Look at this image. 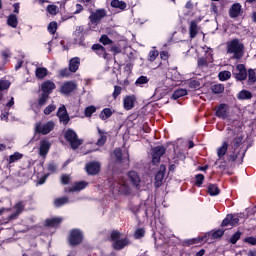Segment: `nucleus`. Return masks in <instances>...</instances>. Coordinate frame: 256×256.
<instances>
[{"instance_id":"obj_1","label":"nucleus","mask_w":256,"mask_h":256,"mask_svg":"<svg viewBox=\"0 0 256 256\" xmlns=\"http://www.w3.org/2000/svg\"><path fill=\"white\" fill-rule=\"evenodd\" d=\"M56 88L55 82L51 80H46L41 84L40 91H42V93L38 96L37 103L34 104L36 109H41V107L47 105L49 95H51Z\"/></svg>"},{"instance_id":"obj_2","label":"nucleus","mask_w":256,"mask_h":256,"mask_svg":"<svg viewBox=\"0 0 256 256\" xmlns=\"http://www.w3.org/2000/svg\"><path fill=\"white\" fill-rule=\"evenodd\" d=\"M226 51L228 55H234V59H243L245 44L241 43L239 38H234L226 43Z\"/></svg>"},{"instance_id":"obj_3","label":"nucleus","mask_w":256,"mask_h":256,"mask_svg":"<svg viewBox=\"0 0 256 256\" xmlns=\"http://www.w3.org/2000/svg\"><path fill=\"white\" fill-rule=\"evenodd\" d=\"M121 232L119 230H112L110 233L111 247L114 251H123L125 247L131 245V240L129 237L121 238Z\"/></svg>"},{"instance_id":"obj_4","label":"nucleus","mask_w":256,"mask_h":256,"mask_svg":"<svg viewBox=\"0 0 256 256\" xmlns=\"http://www.w3.org/2000/svg\"><path fill=\"white\" fill-rule=\"evenodd\" d=\"M64 139L70 144L71 149H79L83 145V141L79 139V135L75 130L68 128L64 133Z\"/></svg>"},{"instance_id":"obj_5","label":"nucleus","mask_w":256,"mask_h":256,"mask_svg":"<svg viewBox=\"0 0 256 256\" xmlns=\"http://www.w3.org/2000/svg\"><path fill=\"white\" fill-rule=\"evenodd\" d=\"M84 241L83 232L79 229H72L68 237V243L70 247H77Z\"/></svg>"},{"instance_id":"obj_6","label":"nucleus","mask_w":256,"mask_h":256,"mask_svg":"<svg viewBox=\"0 0 256 256\" xmlns=\"http://www.w3.org/2000/svg\"><path fill=\"white\" fill-rule=\"evenodd\" d=\"M55 129V122L48 121L46 124H42L38 122L35 127V133H39L40 135H49L51 131Z\"/></svg>"},{"instance_id":"obj_7","label":"nucleus","mask_w":256,"mask_h":256,"mask_svg":"<svg viewBox=\"0 0 256 256\" xmlns=\"http://www.w3.org/2000/svg\"><path fill=\"white\" fill-rule=\"evenodd\" d=\"M167 153L165 146H156L152 149V164L159 165L161 163V157Z\"/></svg>"},{"instance_id":"obj_8","label":"nucleus","mask_w":256,"mask_h":256,"mask_svg":"<svg viewBox=\"0 0 256 256\" xmlns=\"http://www.w3.org/2000/svg\"><path fill=\"white\" fill-rule=\"evenodd\" d=\"M104 17H107V11L104 8L97 9L95 12L90 14L89 21L91 25H99Z\"/></svg>"},{"instance_id":"obj_9","label":"nucleus","mask_w":256,"mask_h":256,"mask_svg":"<svg viewBox=\"0 0 256 256\" xmlns=\"http://www.w3.org/2000/svg\"><path fill=\"white\" fill-rule=\"evenodd\" d=\"M247 66L245 64L236 65V72H232V75L236 81H247Z\"/></svg>"},{"instance_id":"obj_10","label":"nucleus","mask_w":256,"mask_h":256,"mask_svg":"<svg viewBox=\"0 0 256 256\" xmlns=\"http://www.w3.org/2000/svg\"><path fill=\"white\" fill-rule=\"evenodd\" d=\"M236 227L239 225V216L236 214H227L226 217L222 220L220 227Z\"/></svg>"},{"instance_id":"obj_11","label":"nucleus","mask_w":256,"mask_h":256,"mask_svg":"<svg viewBox=\"0 0 256 256\" xmlns=\"http://www.w3.org/2000/svg\"><path fill=\"white\" fill-rule=\"evenodd\" d=\"M229 17L230 19H237V17H241L243 15V6L241 3H234L229 11Z\"/></svg>"},{"instance_id":"obj_12","label":"nucleus","mask_w":256,"mask_h":256,"mask_svg":"<svg viewBox=\"0 0 256 256\" xmlns=\"http://www.w3.org/2000/svg\"><path fill=\"white\" fill-rule=\"evenodd\" d=\"M91 51H93L95 55L101 57L102 59H109V53H107V49L99 43L93 44L91 46Z\"/></svg>"},{"instance_id":"obj_13","label":"nucleus","mask_w":256,"mask_h":256,"mask_svg":"<svg viewBox=\"0 0 256 256\" xmlns=\"http://www.w3.org/2000/svg\"><path fill=\"white\" fill-rule=\"evenodd\" d=\"M57 117L60 123H63V125H68L69 121H71V118H69V113H67V108L65 107V105H62L58 109Z\"/></svg>"},{"instance_id":"obj_14","label":"nucleus","mask_w":256,"mask_h":256,"mask_svg":"<svg viewBox=\"0 0 256 256\" xmlns=\"http://www.w3.org/2000/svg\"><path fill=\"white\" fill-rule=\"evenodd\" d=\"M86 173L93 176L99 175L101 173V163L94 161L86 164Z\"/></svg>"},{"instance_id":"obj_15","label":"nucleus","mask_w":256,"mask_h":256,"mask_svg":"<svg viewBox=\"0 0 256 256\" xmlns=\"http://www.w3.org/2000/svg\"><path fill=\"white\" fill-rule=\"evenodd\" d=\"M215 115L219 119H227L229 117V105L222 103L220 104L215 111Z\"/></svg>"},{"instance_id":"obj_16","label":"nucleus","mask_w":256,"mask_h":256,"mask_svg":"<svg viewBox=\"0 0 256 256\" xmlns=\"http://www.w3.org/2000/svg\"><path fill=\"white\" fill-rule=\"evenodd\" d=\"M209 239H211V234L206 233L203 236L188 239V240L185 241V243H186V245H188V247H190V245H197V243H208Z\"/></svg>"},{"instance_id":"obj_17","label":"nucleus","mask_w":256,"mask_h":256,"mask_svg":"<svg viewBox=\"0 0 256 256\" xmlns=\"http://www.w3.org/2000/svg\"><path fill=\"white\" fill-rule=\"evenodd\" d=\"M76 89L77 83L73 81H68L61 86V93H63V95H71V93H73V91H76Z\"/></svg>"},{"instance_id":"obj_18","label":"nucleus","mask_w":256,"mask_h":256,"mask_svg":"<svg viewBox=\"0 0 256 256\" xmlns=\"http://www.w3.org/2000/svg\"><path fill=\"white\" fill-rule=\"evenodd\" d=\"M136 101H137V97H135V95L125 96V98L123 99V107L125 111H131V109L135 107Z\"/></svg>"},{"instance_id":"obj_19","label":"nucleus","mask_w":256,"mask_h":256,"mask_svg":"<svg viewBox=\"0 0 256 256\" xmlns=\"http://www.w3.org/2000/svg\"><path fill=\"white\" fill-rule=\"evenodd\" d=\"M128 178L134 187H141V177L135 170L128 172Z\"/></svg>"},{"instance_id":"obj_20","label":"nucleus","mask_w":256,"mask_h":256,"mask_svg":"<svg viewBox=\"0 0 256 256\" xmlns=\"http://www.w3.org/2000/svg\"><path fill=\"white\" fill-rule=\"evenodd\" d=\"M63 223V218L55 217V218H48L44 222V227H50L52 229H55L59 227Z\"/></svg>"},{"instance_id":"obj_21","label":"nucleus","mask_w":256,"mask_h":256,"mask_svg":"<svg viewBox=\"0 0 256 256\" xmlns=\"http://www.w3.org/2000/svg\"><path fill=\"white\" fill-rule=\"evenodd\" d=\"M87 185H89V183L85 182V181H80V182H75L74 185L70 188H66L65 192L66 193H75V191H83V189H85V187H87Z\"/></svg>"},{"instance_id":"obj_22","label":"nucleus","mask_w":256,"mask_h":256,"mask_svg":"<svg viewBox=\"0 0 256 256\" xmlns=\"http://www.w3.org/2000/svg\"><path fill=\"white\" fill-rule=\"evenodd\" d=\"M114 156L116 159V163H123L124 159H127L129 163V150L126 151V156L123 157V150L121 148H116L114 151Z\"/></svg>"},{"instance_id":"obj_23","label":"nucleus","mask_w":256,"mask_h":256,"mask_svg":"<svg viewBox=\"0 0 256 256\" xmlns=\"http://www.w3.org/2000/svg\"><path fill=\"white\" fill-rule=\"evenodd\" d=\"M165 172H166V167L165 165L160 166V171H158L155 175V181L157 187H161L163 185V180L165 179Z\"/></svg>"},{"instance_id":"obj_24","label":"nucleus","mask_w":256,"mask_h":256,"mask_svg":"<svg viewBox=\"0 0 256 256\" xmlns=\"http://www.w3.org/2000/svg\"><path fill=\"white\" fill-rule=\"evenodd\" d=\"M49 149H51V143L48 140L40 141L39 155L41 157H45L47 153H49Z\"/></svg>"},{"instance_id":"obj_25","label":"nucleus","mask_w":256,"mask_h":256,"mask_svg":"<svg viewBox=\"0 0 256 256\" xmlns=\"http://www.w3.org/2000/svg\"><path fill=\"white\" fill-rule=\"evenodd\" d=\"M243 143H245V136H236L230 143V149L237 151V149H239Z\"/></svg>"},{"instance_id":"obj_26","label":"nucleus","mask_w":256,"mask_h":256,"mask_svg":"<svg viewBox=\"0 0 256 256\" xmlns=\"http://www.w3.org/2000/svg\"><path fill=\"white\" fill-rule=\"evenodd\" d=\"M79 65H81L80 57H74V58L70 59L69 69H70L71 73H77V71H79Z\"/></svg>"},{"instance_id":"obj_27","label":"nucleus","mask_w":256,"mask_h":256,"mask_svg":"<svg viewBox=\"0 0 256 256\" xmlns=\"http://www.w3.org/2000/svg\"><path fill=\"white\" fill-rule=\"evenodd\" d=\"M190 39H195L199 35V26L197 25V20H192L189 26Z\"/></svg>"},{"instance_id":"obj_28","label":"nucleus","mask_w":256,"mask_h":256,"mask_svg":"<svg viewBox=\"0 0 256 256\" xmlns=\"http://www.w3.org/2000/svg\"><path fill=\"white\" fill-rule=\"evenodd\" d=\"M98 134H99V138L96 142V145H98V147H103V145H105V143H107V132H105L104 130H101V128H97Z\"/></svg>"},{"instance_id":"obj_29","label":"nucleus","mask_w":256,"mask_h":256,"mask_svg":"<svg viewBox=\"0 0 256 256\" xmlns=\"http://www.w3.org/2000/svg\"><path fill=\"white\" fill-rule=\"evenodd\" d=\"M207 192L211 197H217V195L221 194V189L219 186H217V184H209L207 187Z\"/></svg>"},{"instance_id":"obj_30","label":"nucleus","mask_w":256,"mask_h":256,"mask_svg":"<svg viewBox=\"0 0 256 256\" xmlns=\"http://www.w3.org/2000/svg\"><path fill=\"white\" fill-rule=\"evenodd\" d=\"M110 6L113 7V9H120V11L127 9V3L123 0H112Z\"/></svg>"},{"instance_id":"obj_31","label":"nucleus","mask_w":256,"mask_h":256,"mask_svg":"<svg viewBox=\"0 0 256 256\" xmlns=\"http://www.w3.org/2000/svg\"><path fill=\"white\" fill-rule=\"evenodd\" d=\"M229 149V143L223 142L222 146L217 150L218 159H223L227 155V151Z\"/></svg>"},{"instance_id":"obj_32","label":"nucleus","mask_w":256,"mask_h":256,"mask_svg":"<svg viewBox=\"0 0 256 256\" xmlns=\"http://www.w3.org/2000/svg\"><path fill=\"white\" fill-rule=\"evenodd\" d=\"M236 151L237 150L231 148L229 149L226 155L228 163H235L237 159H239V152L236 153Z\"/></svg>"},{"instance_id":"obj_33","label":"nucleus","mask_w":256,"mask_h":256,"mask_svg":"<svg viewBox=\"0 0 256 256\" xmlns=\"http://www.w3.org/2000/svg\"><path fill=\"white\" fill-rule=\"evenodd\" d=\"M237 99H239V101L253 99V94L249 90H242L238 93Z\"/></svg>"},{"instance_id":"obj_34","label":"nucleus","mask_w":256,"mask_h":256,"mask_svg":"<svg viewBox=\"0 0 256 256\" xmlns=\"http://www.w3.org/2000/svg\"><path fill=\"white\" fill-rule=\"evenodd\" d=\"M7 25L12 27V29H17V25H19V20L17 19V15L10 14L7 19Z\"/></svg>"},{"instance_id":"obj_35","label":"nucleus","mask_w":256,"mask_h":256,"mask_svg":"<svg viewBox=\"0 0 256 256\" xmlns=\"http://www.w3.org/2000/svg\"><path fill=\"white\" fill-rule=\"evenodd\" d=\"M247 77H248L247 84L248 85H255V83H256L255 69H253V68L248 69Z\"/></svg>"},{"instance_id":"obj_36","label":"nucleus","mask_w":256,"mask_h":256,"mask_svg":"<svg viewBox=\"0 0 256 256\" xmlns=\"http://www.w3.org/2000/svg\"><path fill=\"white\" fill-rule=\"evenodd\" d=\"M187 89H183V88H178L176 89L173 94H172V99H174L175 101H177V99H181V97H185V95H187Z\"/></svg>"},{"instance_id":"obj_37","label":"nucleus","mask_w":256,"mask_h":256,"mask_svg":"<svg viewBox=\"0 0 256 256\" xmlns=\"http://www.w3.org/2000/svg\"><path fill=\"white\" fill-rule=\"evenodd\" d=\"M212 93H214V95H221V93H223L225 91V85L223 84H213L210 87Z\"/></svg>"},{"instance_id":"obj_38","label":"nucleus","mask_w":256,"mask_h":256,"mask_svg":"<svg viewBox=\"0 0 256 256\" xmlns=\"http://www.w3.org/2000/svg\"><path fill=\"white\" fill-rule=\"evenodd\" d=\"M23 159V154L19 152H14V154L10 155L7 159L8 164L11 165L13 163H16V161H21Z\"/></svg>"},{"instance_id":"obj_39","label":"nucleus","mask_w":256,"mask_h":256,"mask_svg":"<svg viewBox=\"0 0 256 256\" xmlns=\"http://www.w3.org/2000/svg\"><path fill=\"white\" fill-rule=\"evenodd\" d=\"M35 73H36L37 79H45V77H47L48 75V70L45 67H39V68H36Z\"/></svg>"},{"instance_id":"obj_40","label":"nucleus","mask_w":256,"mask_h":256,"mask_svg":"<svg viewBox=\"0 0 256 256\" xmlns=\"http://www.w3.org/2000/svg\"><path fill=\"white\" fill-rule=\"evenodd\" d=\"M111 115H113V111L111 110V108H104L100 112L99 117H100V119H102V121H105V120L109 119V117H111Z\"/></svg>"},{"instance_id":"obj_41","label":"nucleus","mask_w":256,"mask_h":256,"mask_svg":"<svg viewBox=\"0 0 256 256\" xmlns=\"http://www.w3.org/2000/svg\"><path fill=\"white\" fill-rule=\"evenodd\" d=\"M67 203H69V197L67 196L56 198L54 200L55 207H63V205H67Z\"/></svg>"},{"instance_id":"obj_42","label":"nucleus","mask_w":256,"mask_h":256,"mask_svg":"<svg viewBox=\"0 0 256 256\" xmlns=\"http://www.w3.org/2000/svg\"><path fill=\"white\" fill-rule=\"evenodd\" d=\"M218 79L219 81H229V79H231V71H220L218 73Z\"/></svg>"},{"instance_id":"obj_43","label":"nucleus","mask_w":256,"mask_h":256,"mask_svg":"<svg viewBox=\"0 0 256 256\" xmlns=\"http://www.w3.org/2000/svg\"><path fill=\"white\" fill-rule=\"evenodd\" d=\"M189 89H192V91H198V89H201V82L199 80L192 79L188 82Z\"/></svg>"},{"instance_id":"obj_44","label":"nucleus","mask_w":256,"mask_h":256,"mask_svg":"<svg viewBox=\"0 0 256 256\" xmlns=\"http://www.w3.org/2000/svg\"><path fill=\"white\" fill-rule=\"evenodd\" d=\"M209 234H210L211 239H221V237H223V235H225V230L218 229Z\"/></svg>"},{"instance_id":"obj_45","label":"nucleus","mask_w":256,"mask_h":256,"mask_svg":"<svg viewBox=\"0 0 256 256\" xmlns=\"http://www.w3.org/2000/svg\"><path fill=\"white\" fill-rule=\"evenodd\" d=\"M97 111V107L94 105L88 106L84 110V115L85 117H93V113Z\"/></svg>"},{"instance_id":"obj_46","label":"nucleus","mask_w":256,"mask_h":256,"mask_svg":"<svg viewBox=\"0 0 256 256\" xmlns=\"http://www.w3.org/2000/svg\"><path fill=\"white\" fill-rule=\"evenodd\" d=\"M203 181H205V175H203V174H196L195 175V183H194V185L196 187H201V185H203Z\"/></svg>"},{"instance_id":"obj_47","label":"nucleus","mask_w":256,"mask_h":256,"mask_svg":"<svg viewBox=\"0 0 256 256\" xmlns=\"http://www.w3.org/2000/svg\"><path fill=\"white\" fill-rule=\"evenodd\" d=\"M99 42L102 43V45H113V40H111L107 34H103L100 37Z\"/></svg>"},{"instance_id":"obj_48","label":"nucleus","mask_w":256,"mask_h":256,"mask_svg":"<svg viewBox=\"0 0 256 256\" xmlns=\"http://www.w3.org/2000/svg\"><path fill=\"white\" fill-rule=\"evenodd\" d=\"M146 83H149V78H147V76H140L136 82H135V85L137 87H141L143 85H146Z\"/></svg>"},{"instance_id":"obj_49","label":"nucleus","mask_w":256,"mask_h":256,"mask_svg":"<svg viewBox=\"0 0 256 256\" xmlns=\"http://www.w3.org/2000/svg\"><path fill=\"white\" fill-rule=\"evenodd\" d=\"M48 32L50 35H55V33H57V22L56 21H52L49 23Z\"/></svg>"},{"instance_id":"obj_50","label":"nucleus","mask_w":256,"mask_h":256,"mask_svg":"<svg viewBox=\"0 0 256 256\" xmlns=\"http://www.w3.org/2000/svg\"><path fill=\"white\" fill-rule=\"evenodd\" d=\"M133 237H134V239H143V237H145V229H143V228L136 229Z\"/></svg>"},{"instance_id":"obj_51","label":"nucleus","mask_w":256,"mask_h":256,"mask_svg":"<svg viewBox=\"0 0 256 256\" xmlns=\"http://www.w3.org/2000/svg\"><path fill=\"white\" fill-rule=\"evenodd\" d=\"M11 87L9 80H0V91H7Z\"/></svg>"},{"instance_id":"obj_52","label":"nucleus","mask_w":256,"mask_h":256,"mask_svg":"<svg viewBox=\"0 0 256 256\" xmlns=\"http://www.w3.org/2000/svg\"><path fill=\"white\" fill-rule=\"evenodd\" d=\"M239 239H241V232L237 231L235 234L231 236L229 243L235 245L237 241H239Z\"/></svg>"},{"instance_id":"obj_53","label":"nucleus","mask_w":256,"mask_h":256,"mask_svg":"<svg viewBox=\"0 0 256 256\" xmlns=\"http://www.w3.org/2000/svg\"><path fill=\"white\" fill-rule=\"evenodd\" d=\"M47 12L50 15H57V13L59 12V9L57 8V5L50 4L47 6Z\"/></svg>"},{"instance_id":"obj_54","label":"nucleus","mask_w":256,"mask_h":256,"mask_svg":"<svg viewBox=\"0 0 256 256\" xmlns=\"http://www.w3.org/2000/svg\"><path fill=\"white\" fill-rule=\"evenodd\" d=\"M157 57H159V51L157 50H151L148 54V61H155V59H157Z\"/></svg>"},{"instance_id":"obj_55","label":"nucleus","mask_w":256,"mask_h":256,"mask_svg":"<svg viewBox=\"0 0 256 256\" xmlns=\"http://www.w3.org/2000/svg\"><path fill=\"white\" fill-rule=\"evenodd\" d=\"M57 109V106L55 104H50L44 109V115H51L53 111Z\"/></svg>"},{"instance_id":"obj_56","label":"nucleus","mask_w":256,"mask_h":256,"mask_svg":"<svg viewBox=\"0 0 256 256\" xmlns=\"http://www.w3.org/2000/svg\"><path fill=\"white\" fill-rule=\"evenodd\" d=\"M121 91H123V88H121V86H114V91L112 93L113 99H117V97L121 95Z\"/></svg>"},{"instance_id":"obj_57","label":"nucleus","mask_w":256,"mask_h":256,"mask_svg":"<svg viewBox=\"0 0 256 256\" xmlns=\"http://www.w3.org/2000/svg\"><path fill=\"white\" fill-rule=\"evenodd\" d=\"M60 77H70L71 69L70 68H63L59 71Z\"/></svg>"},{"instance_id":"obj_58","label":"nucleus","mask_w":256,"mask_h":256,"mask_svg":"<svg viewBox=\"0 0 256 256\" xmlns=\"http://www.w3.org/2000/svg\"><path fill=\"white\" fill-rule=\"evenodd\" d=\"M74 35H75L76 37H80V39H83V37H85V36H84V29H83V27L78 26V27L76 28L75 32H74Z\"/></svg>"},{"instance_id":"obj_59","label":"nucleus","mask_w":256,"mask_h":256,"mask_svg":"<svg viewBox=\"0 0 256 256\" xmlns=\"http://www.w3.org/2000/svg\"><path fill=\"white\" fill-rule=\"evenodd\" d=\"M15 207H16V213L18 215H21V213H23V209H25V204H23V201H20L15 205Z\"/></svg>"},{"instance_id":"obj_60","label":"nucleus","mask_w":256,"mask_h":256,"mask_svg":"<svg viewBox=\"0 0 256 256\" xmlns=\"http://www.w3.org/2000/svg\"><path fill=\"white\" fill-rule=\"evenodd\" d=\"M195 5L193 4L192 0H188L185 4V9H187L188 13H192Z\"/></svg>"},{"instance_id":"obj_61","label":"nucleus","mask_w":256,"mask_h":256,"mask_svg":"<svg viewBox=\"0 0 256 256\" xmlns=\"http://www.w3.org/2000/svg\"><path fill=\"white\" fill-rule=\"evenodd\" d=\"M70 181H71V176H69L67 174H63L61 176V183H62V185H69Z\"/></svg>"},{"instance_id":"obj_62","label":"nucleus","mask_w":256,"mask_h":256,"mask_svg":"<svg viewBox=\"0 0 256 256\" xmlns=\"http://www.w3.org/2000/svg\"><path fill=\"white\" fill-rule=\"evenodd\" d=\"M1 57L4 63H7V60L9 59V57H11V52H9V50H4L1 52Z\"/></svg>"},{"instance_id":"obj_63","label":"nucleus","mask_w":256,"mask_h":256,"mask_svg":"<svg viewBox=\"0 0 256 256\" xmlns=\"http://www.w3.org/2000/svg\"><path fill=\"white\" fill-rule=\"evenodd\" d=\"M244 243H248L249 245H256V237L248 236L244 239Z\"/></svg>"},{"instance_id":"obj_64","label":"nucleus","mask_w":256,"mask_h":256,"mask_svg":"<svg viewBox=\"0 0 256 256\" xmlns=\"http://www.w3.org/2000/svg\"><path fill=\"white\" fill-rule=\"evenodd\" d=\"M110 51L113 53V55H119V53H121V47L113 45L111 46Z\"/></svg>"}]
</instances>
